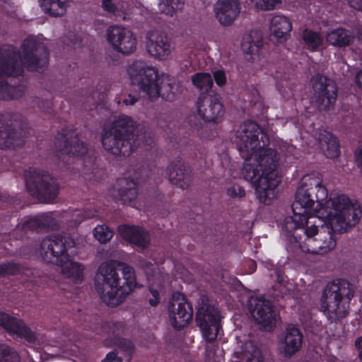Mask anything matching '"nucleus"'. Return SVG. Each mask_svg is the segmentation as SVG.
<instances>
[{"label": "nucleus", "instance_id": "1", "mask_svg": "<svg viewBox=\"0 0 362 362\" xmlns=\"http://www.w3.org/2000/svg\"><path fill=\"white\" fill-rule=\"evenodd\" d=\"M328 192L318 173L304 175L292 204L293 216L286 221L288 228H303L304 241L297 240L303 252L325 254L336 246L333 232L342 233L355 226L362 216L359 203L347 195Z\"/></svg>", "mask_w": 362, "mask_h": 362}, {"label": "nucleus", "instance_id": "2", "mask_svg": "<svg viewBox=\"0 0 362 362\" xmlns=\"http://www.w3.org/2000/svg\"><path fill=\"white\" fill-rule=\"evenodd\" d=\"M269 138L259 125L251 121L241 124L236 131L235 142L244 158L243 177L255 189L259 201L270 205L278 196L281 178L276 170L279 156L267 148Z\"/></svg>", "mask_w": 362, "mask_h": 362}, {"label": "nucleus", "instance_id": "3", "mask_svg": "<svg viewBox=\"0 0 362 362\" xmlns=\"http://www.w3.org/2000/svg\"><path fill=\"white\" fill-rule=\"evenodd\" d=\"M47 62L48 52L35 37L25 39L18 53L10 45L0 48V99L18 98L24 92L22 86H9L4 78L6 76H18L24 68L37 70Z\"/></svg>", "mask_w": 362, "mask_h": 362}, {"label": "nucleus", "instance_id": "4", "mask_svg": "<svg viewBox=\"0 0 362 362\" xmlns=\"http://www.w3.org/2000/svg\"><path fill=\"white\" fill-rule=\"evenodd\" d=\"M102 283L95 285L103 301L110 306H117L138 286L135 271L129 265L116 261L103 262L98 271Z\"/></svg>", "mask_w": 362, "mask_h": 362}, {"label": "nucleus", "instance_id": "5", "mask_svg": "<svg viewBox=\"0 0 362 362\" xmlns=\"http://www.w3.org/2000/svg\"><path fill=\"white\" fill-rule=\"evenodd\" d=\"M127 74L132 85L137 86L150 99L160 96L167 100H173L183 90L179 81L165 73L160 74L155 66L142 60L129 64Z\"/></svg>", "mask_w": 362, "mask_h": 362}, {"label": "nucleus", "instance_id": "6", "mask_svg": "<svg viewBox=\"0 0 362 362\" xmlns=\"http://www.w3.org/2000/svg\"><path fill=\"white\" fill-rule=\"evenodd\" d=\"M353 291L346 280L338 279L328 284L321 298L320 308L330 320H338L345 316Z\"/></svg>", "mask_w": 362, "mask_h": 362}, {"label": "nucleus", "instance_id": "7", "mask_svg": "<svg viewBox=\"0 0 362 362\" xmlns=\"http://www.w3.org/2000/svg\"><path fill=\"white\" fill-rule=\"evenodd\" d=\"M75 245L71 236L52 235L43 239L39 252L43 261L59 266L67 260L69 250Z\"/></svg>", "mask_w": 362, "mask_h": 362}, {"label": "nucleus", "instance_id": "8", "mask_svg": "<svg viewBox=\"0 0 362 362\" xmlns=\"http://www.w3.org/2000/svg\"><path fill=\"white\" fill-rule=\"evenodd\" d=\"M25 177L28 189L41 202L49 203L57 197L59 192L58 185L47 173L34 169L27 173Z\"/></svg>", "mask_w": 362, "mask_h": 362}, {"label": "nucleus", "instance_id": "9", "mask_svg": "<svg viewBox=\"0 0 362 362\" xmlns=\"http://www.w3.org/2000/svg\"><path fill=\"white\" fill-rule=\"evenodd\" d=\"M197 322L206 341L212 342L216 339L220 327L219 312L205 297H202L198 302Z\"/></svg>", "mask_w": 362, "mask_h": 362}, {"label": "nucleus", "instance_id": "10", "mask_svg": "<svg viewBox=\"0 0 362 362\" xmlns=\"http://www.w3.org/2000/svg\"><path fill=\"white\" fill-rule=\"evenodd\" d=\"M108 44L116 52L124 55L132 54L137 48V38L130 30L122 26H111L107 30Z\"/></svg>", "mask_w": 362, "mask_h": 362}, {"label": "nucleus", "instance_id": "11", "mask_svg": "<svg viewBox=\"0 0 362 362\" xmlns=\"http://www.w3.org/2000/svg\"><path fill=\"white\" fill-rule=\"evenodd\" d=\"M101 141L103 148L114 155L128 156L141 143L134 140L132 142L126 137L115 134L110 128L104 126Z\"/></svg>", "mask_w": 362, "mask_h": 362}, {"label": "nucleus", "instance_id": "12", "mask_svg": "<svg viewBox=\"0 0 362 362\" xmlns=\"http://www.w3.org/2000/svg\"><path fill=\"white\" fill-rule=\"evenodd\" d=\"M250 312L261 329L270 331L276 320V313L270 301L262 297H251L248 300Z\"/></svg>", "mask_w": 362, "mask_h": 362}, {"label": "nucleus", "instance_id": "13", "mask_svg": "<svg viewBox=\"0 0 362 362\" xmlns=\"http://www.w3.org/2000/svg\"><path fill=\"white\" fill-rule=\"evenodd\" d=\"M146 48L152 57L160 61L170 59L174 49L168 36L158 30H151L146 34Z\"/></svg>", "mask_w": 362, "mask_h": 362}, {"label": "nucleus", "instance_id": "14", "mask_svg": "<svg viewBox=\"0 0 362 362\" xmlns=\"http://www.w3.org/2000/svg\"><path fill=\"white\" fill-rule=\"evenodd\" d=\"M199 115L206 122L218 123L225 113L220 97L217 95H202L197 102Z\"/></svg>", "mask_w": 362, "mask_h": 362}, {"label": "nucleus", "instance_id": "15", "mask_svg": "<svg viewBox=\"0 0 362 362\" xmlns=\"http://www.w3.org/2000/svg\"><path fill=\"white\" fill-rule=\"evenodd\" d=\"M313 88L317 102L322 108H329L337 99V86L330 78L317 74L312 79Z\"/></svg>", "mask_w": 362, "mask_h": 362}, {"label": "nucleus", "instance_id": "16", "mask_svg": "<svg viewBox=\"0 0 362 362\" xmlns=\"http://www.w3.org/2000/svg\"><path fill=\"white\" fill-rule=\"evenodd\" d=\"M168 315L173 327L181 329L192 319L193 310L184 297L173 298L169 303Z\"/></svg>", "mask_w": 362, "mask_h": 362}, {"label": "nucleus", "instance_id": "17", "mask_svg": "<svg viewBox=\"0 0 362 362\" xmlns=\"http://www.w3.org/2000/svg\"><path fill=\"white\" fill-rule=\"evenodd\" d=\"M120 236L139 249L147 248L151 243L149 233L142 227L122 225L118 228Z\"/></svg>", "mask_w": 362, "mask_h": 362}, {"label": "nucleus", "instance_id": "18", "mask_svg": "<svg viewBox=\"0 0 362 362\" xmlns=\"http://www.w3.org/2000/svg\"><path fill=\"white\" fill-rule=\"evenodd\" d=\"M302 341L303 335L299 329L290 325L279 338V349L285 356L291 357L300 350Z\"/></svg>", "mask_w": 362, "mask_h": 362}, {"label": "nucleus", "instance_id": "19", "mask_svg": "<svg viewBox=\"0 0 362 362\" xmlns=\"http://www.w3.org/2000/svg\"><path fill=\"white\" fill-rule=\"evenodd\" d=\"M216 18L223 25H230L238 18L240 5L237 0H218L214 7Z\"/></svg>", "mask_w": 362, "mask_h": 362}, {"label": "nucleus", "instance_id": "20", "mask_svg": "<svg viewBox=\"0 0 362 362\" xmlns=\"http://www.w3.org/2000/svg\"><path fill=\"white\" fill-rule=\"evenodd\" d=\"M0 326L9 333L24 338L29 343L33 344L35 341V334L26 327L23 321L11 317L6 313H0Z\"/></svg>", "mask_w": 362, "mask_h": 362}, {"label": "nucleus", "instance_id": "21", "mask_svg": "<svg viewBox=\"0 0 362 362\" xmlns=\"http://www.w3.org/2000/svg\"><path fill=\"white\" fill-rule=\"evenodd\" d=\"M167 175L171 183L181 189L187 188L192 181L189 168L181 161L170 164L167 168Z\"/></svg>", "mask_w": 362, "mask_h": 362}, {"label": "nucleus", "instance_id": "22", "mask_svg": "<svg viewBox=\"0 0 362 362\" xmlns=\"http://www.w3.org/2000/svg\"><path fill=\"white\" fill-rule=\"evenodd\" d=\"M104 126L110 128L115 134L126 137L131 141L134 139L133 134L137 129L138 124L132 117L127 115H120Z\"/></svg>", "mask_w": 362, "mask_h": 362}, {"label": "nucleus", "instance_id": "23", "mask_svg": "<svg viewBox=\"0 0 362 362\" xmlns=\"http://www.w3.org/2000/svg\"><path fill=\"white\" fill-rule=\"evenodd\" d=\"M150 296L148 303L151 306H157L160 303V296L163 290L170 286L169 276L160 272L148 277Z\"/></svg>", "mask_w": 362, "mask_h": 362}, {"label": "nucleus", "instance_id": "24", "mask_svg": "<svg viewBox=\"0 0 362 362\" xmlns=\"http://www.w3.org/2000/svg\"><path fill=\"white\" fill-rule=\"evenodd\" d=\"M269 30L279 42L286 41L290 36L292 23L284 15L272 14L269 18Z\"/></svg>", "mask_w": 362, "mask_h": 362}, {"label": "nucleus", "instance_id": "25", "mask_svg": "<svg viewBox=\"0 0 362 362\" xmlns=\"http://www.w3.org/2000/svg\"><path fill=\"white\" fill-rule=\"evenodd\" d=\"M261 45L256 33L252 32L244 35L241 47L248 61L252 63H259L262 61Z\"/></svg>", "mask_w": 362, "mask_h": 362}, {"label": "nucleus", "instance_id": "26", "mask_svg": "<svg viewBox=\"0 0 362 362\" xmlns=\"http://www.w3.org/2000/svg\"><path fill=\"white\" fill-rule=\"evenodd\" d=\"M233 362H263L260 350L251 341L238 345L232 356Z\"/></svg>", "mask_w": 362, "mask_h": 362}, {"label": "nucleus", "instance_id": "27", "mask_svg": "<svg viewBox=\"0 0 362 362\" xmlns=\"http://www.w3.org/2000/svg\"><path fill=\"white\" fill-rule=\"evenodd\" d=\"M138 194L137 186L135 182L127 179H120L112 192V196L124 203H128L135 199Z\"/></svg>", "mask_w": 362, "mask_h": 362}, {"label": "nucleus", "instance_id": "28", "mask_svg": "<svg viewBox=\"0 0 362 362\" xmlns=\"http://www.w3.org/2000/svg\"><path fill=\"white\" fill-rule=\"evenodd\" d=\"M63 277L69 283L81 284L83 281L85 267L79 262L67 258L64 262L59 265Z\"/></svg>", "mask_w": 362, "mask_h": 362}, {"label": "nucleus", "instance_id": "29", "mask_svg": "<svg viewBox=\"0 0 362 362\" xmlns=\"http://www.w3.org/2000/svg\"><path fill=\"white\" fill-rule=\"evenodd\" d=\"M317 146L323 153L329 158L339 155V146L337 138L329 132L321 131L317 139Z\"/></svg>", "mask_w": 362, "mask_h": 362}, {"label": "nucleus", "instance_id": "30", "mask_svg": "<svg viewBox=\"0 0 362 362\" xmlns=\"http://www.w3.org/2000/svg\"><path fill=\"white\" fill-rule=\"evenodd\" d=\"M355 37L350 30L338 28L330 30L326 34L327 42L337 47H344L351 45L354 41Z\"/></svg>", "mask_w": 362, "mask_h": 362}, {"label": "nucleus", "instance_id": "31", "mask_svg": "<svg viewBox=\"0 0 362 362\" xmlns=\"http://www.w3.org/2000/svg\"><path fill=\"white\" fill-rule=\"evenodd\" d=\"M40 5L47 14L57 17L66 13V0H39Z\"/></svg>", "mask_w": 362, "mask_h": 362}, {"label": "nucleus", "instance_id": "32", "mask_svg": "<svg viewBox=\"0 0 362 362\" xmlns=\"http://www.w3.org/2000/svg\"><path fill=\"white\" fill-rule=\"evenodd\" d=\"M23 139L10 127L0 130V148L18 147L23 144Z\"/></svg>", "mask_w": 362, "mask_h": 362}, {"label": "nucleus", "instance_id": "33", "mask_svg": "<svg viewBox=\"0 0 362 362\" xmlns=\"http://www.w3.org/2000/svg\"><path fill=\"white\" fill-rule=\"evenodd\" d=\"M302 38L308 48L310 50H317L322 43L321 35L311 30L306 29L303 32Z\"/></svg>", "mask_w": 362, "mask_h": 362}, {"label": "nucleus", "instance_id": "34", "mask_svg": "<svg viewBox=\"0 0 362 362\" xmlns=\"http://www.w3.org/2000/svg\"><path fill=\"white\" fill-rule=\"evenodd\" d=\"M60 151L74 156H81L87 152V147L83 141L75 137L69 144H66Z\"/></svg>", "mask_w": 362, "mask_h": 362}, {"label": "nucleus", "instance_id": "35", "mask_svg": "<svg viewBox=\"0 0 362 362\" xmlns=\"http://www.w3.org/2000/svg\"><path fill=\"white\" fill-rule=\"evenodd\" d=\"M192 84L199 90H209L213 86V80L208 73H197L192 76Z\"/></svg>", "mask_w": 362, "mask_h": 362}, {"label": "nucleus", "instance_id": "36", "mask_svg": "<svg viewBox=\"0 0 362 362\" xmlns=\"http://www.w3.org/2000/svg\"><path fill=\"white\" fill-rule=\"evenodd\" d=\"M182 0H160L158 6L162 13L173 16L177 10L182 8Z\"/></svg>", "mask_w": 362, "mask_h": 362}, {"label": "nucleus", "instance_id": "37", "mask_svg": "<svg viewBox=\"0 0 362 362\" xmlns=\"http://www.w3.org/2000/svg\"><path fill=\"white\" fill-rule=\"evenodd\" d=\"M93 236L100 243H105L113 237V231L106 225H98L93 230Z\"/></svg>", "mask_w": 362, "mask_h": 362}, {"label": "nucleus", "instance_id": "38", "mask_svg": "<svg viewBox=\"0 0 362 362\" xmlns=\"http://www.w3.org/2000/svg\"><path fill=\"white\" fill-rule=\"evenodd\" d=\"M93 214L82 209L75 210L71 215H66V221L71 227H75L85 218H92Z\"/></svg>", "mask_w": 362, "mask_h": 362}, {"label": "nucleus", "instance_id": "39", "mask_svg": "<svg viewBox=\"0 0 362 362\" xmlns=\"http://www.w3.org/2000/svg\"><path fill=\"white\" fill-rule=\"evenodd\" d=\"M0 362H21L18 354L6 345H0Z\"/></svg>", "mask_w": 362, "mask_h": 362}, {"label": "nucleus", "instance_id": "40", "mask_svg": "<svg viewBox=\"0 0 362 362\" xmlns=\"http://www.w3.org/2000/svg\"><path fill=\"white\" fill-rule=\"evenodd\" d=\"M115 345L124 355L130 357L134 351V345L129 339L117 338L115 342Z\"/></svg>", "mask_w": 362, "mask_h": 362}, {"label": "nucleus", "instance_id": "41", "mask_svg": "<svg viewBox=\"0 0 362 362\" xmlns=\"http://www.w3.org/2000/svg\"><path fill=\"white\" fill-rule=\"evenodd\" d=\"M256 8L261 10H272L281 4V0H250Z\"/></svg>", "mask_w": 362, "mask_h": 362}, {"label": "nucleus", "instance_id": "42", "mask_svg": "<svg viewBox=\"0 0 362 362\" xmlns=\"http://www.w3.org/2000/svg\"><path fill=\"white\" fill-rule=\"evenodd\" d=\"M227 194L230 198H241L245 195V192L240 185H233L228 188Z\"/></svg>", "mask_w": 362, "mask_h": 362}, {"label": "nucleus", "instance_id": "43", "mask_svg": "<svg viewBox=\"0 0 362 362\" xmlns=\"http://www.w3.org/2000/svg\"><path fill=\"white\" fill-rule=\"evenodd\" d=\"M18 270V266L13 263H5L0 264V275L14 274Z\"/></svg>", "mask_w": 362, "mask_h": 362}, {"label": "nucleus", "instance_id": "44", "mask_svg": "<svg viewBox=\"0 0 362 362\" xmlns=\"http://www.w3.org/2000/svg\"><path fill=\"white\" fill-rule=\"evenodd\" d=\"M215 82L218 86H223L226 84L227 77L224 71L216 70L214 72Z\"/></svg>", "mask_w": 362, "mask_h": 362}, {"label": "nucleus", "instance_id": "45", "mask_svg": "<svg viewBox=\"0 0 362 362\" xmlns=\"http://www.w3.org/2000/svg\"><path fill=\"white\" fill-rule=\"evenodd\" d=\"M175 272L176 275L179 276L184 281H189L190 279L189 272L182 265L175 266Z\"/></svg>", "mask_w": 362, "mask_h": 362}, {"label": "nucleus", "instance_id": "46", "mask_svg": "<svg viewBox=\"0 0 362 362\" xmlns=\"http://www.w3.org/2000/svg\"><path fill=\"white\" fill-rule=\"evenodd\" d=\"M103 8L108 12L115 13L117 8L115 0H103Z\"/></svg>", "mask_w": 362, "mask_h": 362}, {"label": "nucleus", "instance_id": "47", "mask_svg": "<svg viewBox=\"0 0 362 362\" xmlns=\"http://www.w3.org/2000/svg\"><path fill=\"white\" fill-rule=\"evenodd\" d=\"M280 149L281 152L285 153L286 156H292L296 151V148L293 145L286 143L284 144L282 146L280 147Z\"/></svg>", "mask_w": 362, "mask_h": 362}, {"label": "nucleus", "instance_id": "48", "mask_svg": "<svg viewBox=\"0 0 362 362\" xmlns=\"http://www.w3.org/2000/svg\"><path fill=\"white\" fill-rule=\"evenodd\" d=\"M349 5L358 11H362V0H346Z\"/></svg>", "mask_w": 362, "mask_h": 362}, {"label": "nucleus", "instance_id": "49", "mask_svg": "<svg viewBox=\"0 0 362 362\" xmlns=\"http://www.w3.org/2000/svg\"><path fill=\"white\" fill-rule=\"evenodd\" d=\"M138 100V98L134 95H132L131 94L128 95L127 98H125L123 100V103L126 105H134Z\"/></svg>", "mask_w": 362, "mask_h": 362}, {"label": "nucleus", "instance_id": "50", "mask_svg": "<svg viewBox=\"0 0 362 362\" xmlns=\"http://www.w3.org/2000/svg\"><path fill=\"white\" fill-rule=\"evenodd\" d=\"M355 81L358 87L362 89V69L356 72Z\"/></svg>", "mask_w": 362, "mask_h": 362}, {"label": "nucleus", "instance_id": "51", "mask_svg": "<svg viewBox=\"0 0 362 362\" xmlns=\"http://www.w3.org/2000/svg\"><path fill=\"white\" fill-rule=\"evenodd\" d=\"M355 344L359 352V358L362 361V337L356 339Z\"/></svg>", "mask_w": 362, "mask_h": 362}, {"label": "nucleus", "instance_id": "52", "mask_svg": "<svg viewBox=\"0 0 362 362\" xmlns=\"http://www.w3.org/2000/svg\"><path fill=\"white\" fill-rule=\"evenodd\" d=\"M51 214H42L36 218V221H42V224L45 226H49V223L47 221V218H48Z\"/></svg>", "mask_w": 362, "mask_h": 362}, {"label": "nucleus", "instance_id": "53", "mask_svg": "<svg viewBox=\"0 0 362 362\" xmlns=\"http://www.w3.org/2000/svg\"><path fill=\"white\" fill-rule=\"evenodd\" d=\"M153 142L152 138L148 135V136H142V144L150 146Z\"/></svg>", "mask_w": 362, "mask_h": 362}, {"label": "nucleus", "instance_id": "54", "mask_svg": "<svg viewBox=\"0 0 362 362\" xmlns=\"http://www.w3.org/2000/svg\"><path fill=\"white\" fill-rule=\"evenodd\" d=\"M276 280L280 284H282L284 281V274L280 271H276Z\"/></svg>", "mask_w": 362, "mask_h": 362}, {"label": "nucleus", "instance_id": "55", "mask_svg": "<svg viewBox=\"0 0 362 362\" xmlns=\"http://www.w3.org/2000/svg\"><path fill=\"white\" fill-rule=\"evenodd\" d=\"M112 352H113V356H111V358H110V361L111 362H112V361H115V362H122V358L121 357H117L116 352H115V351H112Z\"/></svg>", "mask_w": 362, "mask_h": 362}, {"label": "nucleus", "instance_id": "56", "mask_svg": "<svg viewBox=\"0 0 362 362\" xmlns=\"http://www.w3.org/2000/svg\"><path fill=\"white\" fill-rule=\"evenodd\" d=\"M248 265L250 267V273H253L256 269V263L254 261H249Z\"/></svg>", "mask_w": 362, "mask_h": 362}, {"label": "nucleus", "instance_id": "57", "mask_svg": "<svg viewBox=\"0 0 362 362\" xmlns=\"http://www.w3.org/2000/svg\"><path fill=\"white\" fill-rule=\"evenodd\" d=\"M113 356V352H110L107 354L105 358H104L101 362H111L110 361V358H111V356Z\"/></svg>", "mask_w": 362, "mask_h": 362}, {"label": "nucleus", "instance_id": "58", "mask_svg": "<svg viewBox=\"0 0 362 362\" xmlns=\"http://www.w3.org/2000/svg\"><path fill=\"white\" fill-rule=\"evenodd\" d=\"M358 37L362 39V29L358 31Z\"/></svg>", "mask_w": 362, "mask_h": 362}]
</instances>
